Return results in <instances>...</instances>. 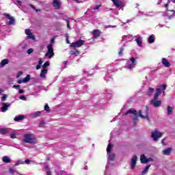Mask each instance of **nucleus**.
<instances>
[{"instance_id": "obj_1", "label": "nucleus", "mask_w": 175, "mask_h": 175, "mask_svg": "<svg viewBox=\"0 0 175 175\" xmlns=\"http://www.w3.org/2000/svg\"><path fill=\"white\" fill-rule=\"evenodd\" d=\"M128 114H134V116H135V117L133 118L135 126H136V124H137V121H139V117L150 121V109H148V107H146L145 115H143L142 113V110H139V114H137V111L133 109H129L126 113H124V116H128Z\"/></svg>"}, {"instance_id": "obj_2", "label": "nucleus", "mask_w": 175, "mask_h": 175, "mask_svg": "<svg viewBox=\"0 0 175 175\" xmlns=\"http://www.w3.org/2000/svg\"><path fill=\"white\" fill-rule=\"evenodd\" d=\"M161 94H162V90L161 88H157L153 99L150 100V103L154 106V107H161V105H162V100H158V98H159V95H161Z\"/></svg>"}, {"instance_id": "obj_3", "label": "nucleus", "mask_w": 175, "mask_h": 175, "mask_svg": "<svg viewBox=\"0 0 175 175\" xmlns=\"http://www.w3.org/2000/svg\"><path fill=\"white\" fill-rule=\"evenodd\" d=\"M163 136V133L158 132V129H155L154 132L152 133V138L153 139L154 142H158L160 137Z\"/></svg>"}, {"instance_id": "obj_4", "label": "nucleus", "mask_w": 175, "mask_h": 175, "mask_svg": "<svg viewBox=\"0 0 175 175\" xmlns=\"http://www.w3.org/2000/svg\"><path fill=\"white\" fill-rule=\"evenodd\" d=\"M47 49L48 51L45 54V57H48L49 59L53 58V57H54V49H53V44H49L47 46Z\"/></svg>"}, {"instance_id": "obj_5", "label": "nucleus", "mask_w": 175, "mask_h": 175, "mask_svg": "<svg viewBox=\"0 0 175 175\" xmlns=\"http://www.w3.org/2000/svg\"><path fill=\"white\" fill-rule=\"evenodd\" d=\"M85 41L83 40H79L75 42H72L70 45V47H73L74 49L81 47V46H84Z\"/></svg>"}, {"instance_id": "obj_6", "label": "nucleus", "mask_w": 175, "mask_h": 175, "mask_svg": "<svg viewBox=\"0 0 175 175\" xmlns=\"http://www.w3.org/2000/svg\"><path fill=\"white\" fill-rule=\"evenodd\" d=\"M23 142H25V143H29L30 144L33 143V139H32V134L25 135Z\"/></svg>"}, {"instance_id": "obj_7", "label": "nucleus", "mask_w": 175, "mask_h": 175, "mask_svg": "<svg viewBox=\"0 0 175 175\" xmlns=\"http://www.w3.org/2000/svg\"><path fill=\"white\" fill-rule=\"evenodd\" d=\"M92 35H93V39H98L100 36H102V31L99 29H94L91 32Z\"/></svg>"}, {"instance_id": "obj_8", "label": "nucleus", "mask_w": 175, "mask_h": 175, "mask_svg": "<svg viewBox=\"0 0 175 175\" xmlns=\"http://www.w3.org/2000/svg\"><path fill=\"white\" fill-rule=\"evenodd\" d=\"M137 162V156H136V154H134L131 159V163L132 170H135V167H136Z\"/></svg>"}, {"instance_id": "obj_9", "label": "nucleus", "mask_w": 175, "mask_h": 175, "mask_svg": "<svg viewBox=\"0 0 175 175\" xmlns=\"http://www.w3.org/2000/svg\"><path fill=\"white\" fill-rule=\"evenodd\" d=\"M52 5L56 10L61 9V1L59 0H53Z\"/></svg>"}, {"instance_id": "obj_10", "label": "nucleus", "mask_w": 175, "mask_h": 175, "mask_svg": "<svg viewBox=\"0 0 175 175\" xmlns=\"http://www.w3.org/2000/svg\"><path fill=\"white\" fill-rule=\"evenodd\" d=\"M130 61L132 62V64H131L128 66L125 67V69H132V68H134L135 65H136V59L135 57H132L130 59Z\"/></svg>"}, {"instance_id": "obj_11", "label": "nucleus", "mask_w": 175, "mask_h": 175, "mask_svg": "<svg viewBox=\"0 0 175 175\" xmlns=\"http://www.w3.org/2000/svg\"><path fill=\"white\" fill-rule=\"evenodd\" d=\"M3 16H5V17H7V18H8V20H10L8 24L10 25H12V24H13L14 23V18H13V16H10V15L8 13H4Z\"/></svg>"}, {"instance_id": "obj_12", "label": "nucleus", "mask_w": 175, "mask_h": 175, "mask_svg": "<svg viewBox=\"0 0 175 175\" xmlns=\"http://www.w3.org/2000/svg\"><path fill=\"white\" fill-rule=\"evenodd\" d=\"M70 54L72 55V57H77L78 55H80V51L77 49H74L70 51Z\"/></svg>"}, {"instance_id": "obj_13", "label": "nucleus", "mask_w": 175, "mask_h": 175, "mask_svg": "<svg viewBox=\"0 0 175 175\" xmlns=\"http://www.w3.org/2000/svg\"><path fill=\"white\" fill-rule=\"evenodd\" d=\"M161 63L165 68H169L170 66V62L166 58H162Z\"/></svg>"}, {"instance_id": "obj_14", "label": "nucleus", "mask_w": 175, "mask_h": 175, "mask_svg": "<svg viewBox=\"0 0 175 175\" xmlns=\"http://www.w3.org/2000/svg\"><path fill=\"white\" fill-rule=\"evenodd\" d=\"M113 5L116 6V8H121L122 6V1L120 0H111Z\"/></svg>"}, {"instance_id": "obj_15", "label": "nucleus", "mask_w": 175, "mask_h": 175, "mask_svg": "<svg viewBox=\"0 0 175 175\" xmlns=\"http://www.w3.org/2000/svg\"><path fill=\"white\" fill-rule=\"evenodd\" d=\"M173 148H167V149L164 150L163 152V155H170V154L172 153Z\"/></svg>"}, {"instance_id": "obj_16", "label": "nucleus", "mask_w": 175, "mask_h": 175, "mask_svg": "<svg viewBox=\"0 0 175 175\" xmlns=\"http://www.w3.org/2000/svg\"><path fill=\"white\" fill-rule=\"evenodd\" d=\"M46 75H47V69L43 68L41 70L40 76L42 79H46Z\"/></svg>"}, {"instance_id": "obj_17", "label": "nucleus", "mask_w": 175, "mask_h": 175, "mask_svg": "<svg viewBox=\"0 0 175 175\" xmlns=\"http://www.w3.org/2000/svg\"><path fill=\"white\" fill-rule=\"evenodd\" d=\"M2 105H3V107H1V111L3 113H5V111H7L8 107H9V106H10V104L8 105L5 103H3Z\"/></svg>"}, {"instance_id": "obj_18", "label": "nucleus", "mask_w": 175, "mask_h": 175, "mask_svg": "<svg viewBox=\"0 0 175 175\" xmlns=\"http://www.w3.org/2000/svg\"><path fill=\"white\" fill-rule=\"evenodd\" d=\"M2 161L4 163H10L12 162V159H10L8 156L3 157Z\"/></svg>"}, {"instance_id": "obj_19", "label": "nucleus", "mask_w": 175, "mask_h": 175, "mask_svg": "<svg viewBox=\"0 0 175 175\" xmlns=\"http://www.w3.org/2000/svg\"><path fill=\"white\" fill-rule=\"evenodd\" d=\"M141 163H148V161H147V157L146 155L142 154L140 157Z\"/></svg>"}, {"instance_id": "obj_20", "label": "nucleus", "mask_w": 175, "mask_h": 175, "mask_svg": "<svg viewBox=\"0 0 175 175\" xmlns=\"http://www.w3.org/2000/svg\"><path fill=\"white\" fill-rule=\"evenodd\" d=\"M151 167V165H148L145 167L144 170L142 172V175H146L147 173H148V169Z\"/></svg>"}, {"instance_id": "obj_21", "label": "nucleus", "mask_w": 175, "mask_h": 175, "mask_svg": "<svg viewBox=\"0 0 175 175\" xmlns=\"http://www.w3.org/2000/svg\"><path fill=\"white\" fill-rule=\"evenodd\" d=\"M41 114H42V111H36L31 114V117H33V118H37V117H39Z\"/></svg>"}, {"instance_id": "obj_22", "label": "nucleus", "mask_w": 175, "mask_h": 175, "mask_svg": "<svg viewBox=\"0 0 175 175\" xmlns=\"http://www.w3.org/2000/svg\"><path fill=\"white\" fill-rule=\"evenodd\" d=\"M115 158H116V154L114 153H111V152L108 153V159H109V161H114Z\"/></svg>"}, {"instance_id": "obj_23", "label": "nucleus", "mask_w": 175, "mask_h": 175, "mask_svg": "<svg viewBox=\"0 0 175 175\" xmlns=\"http://www.w3.org/2000/svg\"><path fill=\"white\" fill-rule=\"evenodd\" d=\"M8 64H9V60L4 59L1 62L0 65L1 66H5V65H8Z\"/></svg>"}, {"instance_id": "obj_24", "label": "nucleus", "mask_w": 175, "mask_h": 175, "mask_svg": "<svg viewBox=\"0 0 175 175\" xmlns=\"http://www.w3.org/2000/svg\"><path fill=\"white\" fill-rule=\"evenodd\" d=\"M24 118H25V116L23 115H21L20 116L14 118V121L18 122V121H21V120H24Z\"/></svg>"}, {"instance_id": "obj_25", "label": "nucleus", "mask_w": 175, "mask_h": 175, "mask_svg": "<svg viewBox=\"0 0 175 175\" xmlns=\"http://www.w3.org/2000/svg\"><path fill=\"white\" fill-rule=\"evenodd\" d=\"M154 42H155V37H154V35H151L148 38V42L154 43Z\"/></svg>"}, {"instance_id": "obj_26", "label": "nucleus", "mask_w": 175, "mask_h": 175, "mask_svg": "<svg viewBox=\"0 0 175 175\" xmlns=\"http://www.w3.org/2000/svg\"><path fill=\"white\" fill-rule=\"evenodd\" d=\"M154 91H155V89H154L152 88H149V90L147 92V95H149L150 96H151V95H152V93L154 92Z\"/></svg>"}, {"instance_id": "obj_27", "label": "nucleus", "mask_w": 175, "mask_h": 175, "mask_svg": "<svg viewBox=\"0 0 175 175\" xmlns=\"http://www.w3.org/2000/svg\"><path fill=\"white\" fill-rule=\"evenodd\" d=\"M29 80H31V75H27L26 76V77H25L23 79V83H28V81H29Z\"/></svg>"}, {"instance_id": "obj_28", "label": "nucleus", "mask_w": 175, "mask_h": 175, "mask_svg": "<svg viewBox=\"0 0 175 175\" xmlns=\"http://www.w3.org/2000/svg\"><path fill=\"white\" fill-rule=\"evenodd\" d=\"M167 111L168 115L172 114L173 113V107H172L171 106H168L167 108Z\"/></svg>"}, {"instance_id": "obj_29", "label": "nucleus", "mask_w": 175, "mask_h": 175, "mask_svg": "<svg viewBox=\"0 0 175 175\" xmlns=\"http://www.w3.org/2000/svg\"><path fill=\"white\" fill-rule=\"evenodd\" d=\"M113 147V145L111 144H109L107 148V154L111 152V148Z\"/></svg>"}, {"instance_id": "obj_30", "label": "nucleus", "mask_w": 175, "mask_h": 175, "mask_svg": "<svg viewBox=\"0 0 175 175\" xmlns=\"http://www.w3.org/2000/svg\"><path fill=\"white\" fill-rule=\"evenodd\" d=\"M45 169L46 170V175H51L52 174L51 171L50 170V167H49L48 165H46L45 166Z\"/></svg>"}, {"instance_id": "obj_31", "label": "nucleus", "mask_w": 175, "mask_h": 175, "mask_svg": "<svg viewBox=\"0 0 175 175\" xmlns=\"http://www.w3.org/2000/svg\"><path fill=\"white\" fill-rule=\"evenodd\" d=\"M161 88L163 90V94L165 95V91L166 90V88H167V85L166 84H163L161 86Z\"/></svg>"}, {"instance_id": "obj_32", "label": "nucleus", "mask_w": 175, "mask_h": 175, "mask_svg": "<svg viewBox=\"0 0 175 175\" xmlns=\"http://www.w3.org/2000/svg\"><path fill=\"white\" fill-rule=\"evenodd\" d=\"M44 110H45V111H46L47 113H51V110L50 109V107L49 106L48 104H46V105L44 106Z\"/></svg>"}, {"instance_id": "obj_33", "label": "nucleus", "mask_w": 175, "mask_h": 175, "mask_svg": "<svg viewBox=\"0 0 175 175\" xmlns=\"http://www.w3.org/2000/svg\"><path fill=\"white\" fill-rule=\"evenodd\" d=\"M135 41L137 43L138 46H139V47H142V40L140 38H136Z\"/></svg>"}, {"instance_id": "obj_34", "label": "nucleus", "mask_w": 175, "mask_h": 175, "mask_svg": "<svg viewBox=\"0 0 175 175\" xmlns=\"http://www.w3.org/2000/svg\"><path fill=\"white\" fill-rule=\"evenodd\" d=\"M25 162L21 161V160H18L16 161L15 166H18V165H24Z\"/></svg>"}, {"instance_id": "obj_35", "label": "nucleus", "mask_w": 175, "mask_h": 175, "mask_svg": "<svg viewBox=\"0 0 175 175\" xmlns=\"http://www.w3.org/2000/svg\"><path fill=\"white\" fill-rule=\"evenodd\" d=\"M0 133L1 135H5V133H8V130H6V129H1Z\"/></svg>"}, {"instance_id": "obj_36", "label": "nucleus", "mask_w": 175, "mask_h": 175, "mask_svg": "<svg viewBox=\"0 0 175 175\" xmlns=\"http://www.w3.org/2000/svg\"><path fill=\"white\" fill-rule=\"evenodd\" d=\"M47 66H50V62H46L43 64L42 68H43V69H46Z\"/></svg>"}, {"instance_id": "obj_37", "label": "nucleus", "mask_w": 175, "mask_h": 175, "mask_svg": "<svg viewBox=\"0 0 175 175\" xmlns=\"http://www.w3.org/2000/svg\"><path fill=\"white\" fill-rule=\"evenodd\" d=\"M124 54V48H120L118 55L121 56Z\"/></svg>"}, {"instance_id": "obj_38", "label": "nucleus", "mask_w": 175, "mask_h": 175, "mask_svg": "<svg viewBox=\"0 0 175 175\" xmlns=\"http://www.w3.org/2000/svg\"><path fill=\"white\" fill-rule=\"evenodd\" d=\"M28 39H31L32 40H35V36L32 35V33L27 36Z\"/></svg>"}, {"instance_id": "obj_39", "label": "nucleus", "mask_w": 175, "mask_h": 175, "mask_svg": "<svg viewBox=\"0 0 175 175\" xmlns=\"http://www.w3.org/2000/svg\"><path fill=\"white\" fill-rule=\"evenodd\" d=\"M25 33H26V35L28 36V35L31 34L32 31H31V30L29 29H27L25 30Z\"/></svg>"}, {"instance_id": "obj_40", "label": "nucleus", "mask_w": 175, "mask_h": 175, "mask_svg": "<svg viewBox=\"0 0 175 175\" xmlns=\"http://www.w3.org/2000/svg\"><path fill=\"white\" fill-rule=\"evenodd\" d=\"M27 54H32L33 53V49H29L27 51Z\"/></svg>"}, {"instance_id": "obj_41", "label": "nucleus", "mask_w": 175, "mask_h": 175, "mask_svg": "<svg viewBox=\"0 0 175 175\" xmlns=\"http://www.w3.org/2000/svg\"><path fill=\"white\" fill-rule=\"evenodd\" d=\"M19 98L22 100H27V97H25V96H21Z\"/></svg>"}, {"instance_id": "obj_42", "label": "nucleus", "mask_w": 175, "mask_h": 175, "mask_svg": "<svg viewBox=\"0 0 175 175\" xmlns=\"http://www.w3.org/2000/svg\"><path fill=\"white\" fill-rule=\"evenodd\" d=\"M42 64H43V59L40 58L38 61V65L42 66Z\"/></svg>"}, {"instance_id": "obj_43", "label": "nucleus", "mask_w": 175, "mask_h": 175, "mask_svg": "<svg viewBox=\"0 0 175 175\" xmlns=\"http://www.w3.org/2000/svg\"><path fill=\"white\" fill-rule=\"evenodd\" d=\"M23 75V72L20 71L17 75H16V78L18 79V77H20V76H21Z\"/></svg>"}, {"instance_id": "obj_44", "label": "nucleus", "mask_w": 175, "mask_h": 175, "mask_svg": "<svg viewBox=\"0 0 175 175\" xmlns=\"http://www.w3.org/2000/svg\"><path fill=\"white\" fill-rule=\"evenodd\" d=\"M169 3H170V0H167V3L165 4V8H169Z\"/></svg>"}, {"instance_id": "obj_45", "label": "nucleus", "mask_w": 175, "mask_h": 175, "mask_svg": "<svg viewBox=\"0 0 175 175\" xmlns=\"http://www.w3.org/2000/svg\"><path fill=\"white\" fill-rule=\"evenodd\" d=\"M67 28H70V21L69 20L67 21Z\"/></svg>"}, {"instance_id": "obj_46", "label": "nucleus", "mask_w": 175, "mask_h": 175, "mask_svg": "<svg viewBox=\"0 0 175 175\" xmlns=\"http://www.w3.org/2000/svg\"><path fill=\"white\" fill-rule=\"evenodd\" d=\"M165 140H166V138H163V139L161 140V143H162L163 146H166V144H165Z\"/></svg>"}, {"instance_id": "obj_47", "label": "nucleus", "mask_w": 175, "mask_h": 175, "mask_svg": "<svg viewBox=\"0 0 175 175\" xmlns=\"http://www.w3.org/2000/svg\"><path fill=\"white\" fill-rule=\"evenodd\" d=\"M6 95H3L2 97H1V100L4 101V100H6Z\"/></svg>"}, {"instance_id": "obj_48", "label": "nucleus", "mask_w": 175, "mask_h": 175, "mask_svg": "<svg viewBox=\"0 0 175 175\" xmlns=\"http://www.w3.org/2000/svg\"><path fill=\"white\" fill-rule=\"evenodd\" d=\"M25 163H27V165H29V163H31V160H29V159H26V160L25 161Z\"/></svg>"}, {"instance_id": "obj_49", "label": "nucleus", "mask_w": 175, "mask_h": 175, "mask_svg": "<svg viewBox=\"0 0 175 175\" xmlns=\"http://www.w3.org/2000/svg\"><path fill=\"white\" fill-rule=\"evenodd\" d=\"M101 5H96V7L94 8V10H98V9H99L100 8Z\"/></svg>"}, {"instance_id": "obj_50", "label": "nucleus", "mask_w": 175, "mask_h": 175, "mask_svg": "<svg viewBox=\"0 0 175 175\" xmlns=\"http://www.w3.org/2000/svg\"><path fill=\"white\" fill-rule=\"evenodd\" d=\"M46 122H44V121H42L40 123V126H43V125H45Z\"/></svg>"}, {"instance_id": "obj_51", "label": "nucleus", "mask_w": 175, "mask_h": 175, "mask_svg": "<svg viewBox=\"0 0 175 175\" xmlns=\"http://www.w3.org/2000/svg\"><path fill=\"white\" fill-rule=\"evenodd\" d=\"M10 136H11V139H16V134L12 133Z\"/></svg>"}, {"instance_id": "obj_52", "label": "nucleus", "mask_w": 175, "mask_h": 175, "mask_svg": "<svg viewBox=\"0 0 175 175\" xmlns=\"http://www.w3.org/2000/svg\"><path fill=\"white\" fill-rule=\"evenodd\" d=\"M55 41V38H53L51 40V44H53V43H54Z\"/></svg>"}, {"instance_id": "obj_53", "label": "nucleus", "mask_w": 175, "mask_h": 175, "mask_svg": "<svg viewBox=\"0 0 175 175\" xmlns=\"http://www.w3.org/2000/svg\"><path fill=\"white\" fill-rule=\"evenodd\" d=\"M147 161H148V162H152L154 161V159L150 157V158L147 159Z\"/></svg>"}, {"instance_id": "obj_54", "label": "nucleus", "mask_w": 175, "mask_h": 175, "mask_svg": "<svg viewBox=\"0 0 175 175\" xmlns=\"http://www.w3.org/2000/svg\"><path fill=\"white\" fill-rule=\"evenodd\" d=\"M25 91H24V90H19V94H25Z\"/></svg>"}, {"instance_id": "obj_55", "label": "nucleus", "mask_w": 175, "mask_h": 175, "mask_svg": "<svg viewBox=\"0 0 175 175\" xmlns=\"http://www.w3.org/2000/svg\"><path fill=\"white\" fill-rule=\"evenodd\" d=\"M41 66H40V64H38V65L36 66V70H39V69H40Z\"/></svg>"}, {"instance_id": "obj_56", "label": "nucleus", "mask_w": 175, "mask_h": 175, "mask_svg": "<svg viewBox=\"0 0 175 175\" xmlns=\"http://www.w3.org/2000/svg\"><path fill=\"white\" fill-rule=\"evenodd\" d=\"M13 88H20V85H14Z\"/></svg>"}, {"instance_id": "obj_57", "label": "nucleus", "mask_w": 175, "mask_h": 175, "mask_svg": "<svg viewBox=\"0 0 175 175\" xmlns=\"http://www.w3.org/2000/svg\"><path fill=\"white\" fill-rule=\"evenodd\" d=\"M17 83H18V84H21L22 83H24V81H23V80H18L17 81Z\"/></svg>"}, {"instance_id": "obj_58", "label": "nucleus", "mask_w": 175, "mask_h": 175, "mask_svg": "<svg viewBox=\"0 0 175 175\" xmlns=\"http://www.w3.org/2000/svg\"><path fill=\"white\" fill-rule=\"evenodd\" d=\"M30 8H31L32 9H33V10H36L35 6L32 4H29Z\"/></svg>"}, {"instance_id": "obj_59", "label": "nucleus", "mask_w": 175, "mask_h": 175, "mask_svg": "<svg viewBox=\"0 0 175 175\" xmlns=\"http://www.w3.org/2000/svg\"><path fill=\"white\" fill-rule=\"evenodd\" d=\"M10 172L11 173H13V168H10Z\"/></svg>"}, {"instance_id": "obj_60", "label": "nucleus", "mask_w": 175, "mask_h": 175, "mask_svg": "<svg viewBox=\"0 0 175 175\" xmlns=\"http://www.w3.org/2000/svg\"><path fill=\"white\" fill-rule=\"evenodd\" d=\"M66 42H67L68 44L70 43V42H69V40H68V38H66Z\"/></svg>"}, {"instance_id": "obj_61", "label": "nucleus", "mask_w": 175, "mask_h": 175, "mask_svg": "<svg viewBox=\"0 0 175 175\" xmlns=\"http://www.w3.org/2000/svg\"><path fill=\"white\" fill-rule=\"evenodd\" d=\"M3 92L2 89H0V94H2Z\"/></svg>"}, {"instance_id": "obj_62", "label": "nucleus", "mask_w": 175, "mask_h": 175, "mask_svg": "<svg viewBox=\"0 0 175 175\" xmlns=\"http://www.w3.org/2000/svg\"><path fill=\"white\" fill-rule=\"evenodd\" d=\"M36 12H40V9L36 10Z\"/></svg>"}, {"instance_id": "obj_63", "label": "nucleus", "mask_w": 175, "mask_h": 175, "mask_svg": "<svg viewBox=\"0 0 175 175\" xmlns=\"http://www.w3.org/2000/svg\"><path fill=\"white\" fill-rule=\"evenodd\" d=\"M75 2H77V3H79V1L80 0H75Z\"/></svg>"}, {"instance_id": "obj_64", "label": "nucleus", "mask_w": 175, "mask_h": 175, "mask_svg": "<svg viewBox=\"0 0 175 175\" xmlns=\"http://www.w3.org/2000/svg\"><path fill=\"white\" fill-rule=\"evenodd\" d=\"M173 3H175V0H171Z\"/></svg>"}]
</instances>
